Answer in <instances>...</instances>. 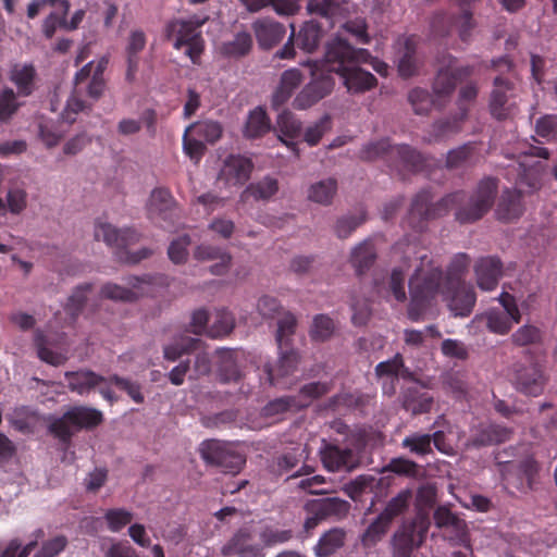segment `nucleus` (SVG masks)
<instances>
[{
	"mask_svg": "<svg viewBox=\"0 0 557 557\" xmlns=\"http://www.w3.org/2000/svg\"><path fill=\"white\" fill-rule=\"evenodd\" d=\"M299 356L295 350L282 351L275 366L265 363L263 372L270 385L287 387L286 379L293 374L298 366Z\"/></svg>",
	"mask_w": 557,
	"mask_h": 557,
	"instance_id": "nucleus-17",
	"label": "nucleus"
},
{
	"mask_svg": "<svg viewBox=\"0 0 557 557\" xmlns=\"http://www.w3.org/2000/svg\"><path fill=\"white\" fill-rule=\"evenodd\" d=\"M404 360L399 354L389 360L380 362L375 367V374L379 379H398L400 375H404Z\"/></svg>",
	"mask_w": 557,
	"mask_h": 557,
	"instance_id": "nucleus-59",
	"label": "nucleus"
},
{
	"mask_svg": "<svg viewBox=\"0 0 557 557\" xmlns=\"http://www.w3.org/2000/svg\"><path fill=\"white\" fill-rule=\"evenodd\" d=\"M478 286L485 292L496 288L503 274V265L496 257H483L474 265Z\"/></svg>",
	"mask_w": 557,
	"mask_h": 557,
	"instance_id": "nucleus-24",
	"label": "nucleus"
},
{
	"mask_svg": "<svg viewBox=\"0 0 557 557\" xmlns=\"http://www.w3.org/2000/svg\"><path fill=\"white\" fill-rule=\"evenodd\" d=\"M334 79L329 74H312L311 81L304 86L293 100V107L306 110L330 95L334 88Z\"/></svg>",
	"mask_w": 557,
	"mask_h": 557,
	"instance_id": "nucleus-15",
	"label": "nucleus"
},
{
	"mask_svg": "<svg viewBox=\"0 0 557 557\" xmlns=\"http://www.w3.org/2000/svg\"><path fill=\"white\" fill-rule=\"evenodd\" d=\"M109 384H114L120 389L124 391L136 404H143L145 401L141 386L135 381L113 374L109 376Z\"/></svg>",
	"mask_w": 557,
	"mask_h": 557,
	"instance_id": "nucleus-61",
	"label": "nucleus"
},
{
	"mask_svg": "<svg viewBox=\"0 0 557 557\" xmlns=\"http://www.w3.org/2000/svg\"><path fill=\"white\" fill-rule=\"evenodd\" d=\"M5 211L12 214H21L27 207V193L21 187H11L7 193Z\"/></svg>",
	"mask_w": 557,
	"mask_h": 557,
	"instance_id": "nucleus-63",
	"label": "nucleus"
},
{
	"mask_svg": "<svg viewBox=\"0 0 557 557\" xmlns=\"http://www.w3.org/2000/svg\"><path fill=\"white\" fill-rule=\"evenodd\" d=\"M401 446L412 454L424 456L432 451L431 435L412 433L403 440Z\"/></svg>",
	"mask_w": 557,
	"mask_h": 557,
	"instance_id": "nucleus-58",
	"label": "nucleus"
},
{
	"mask_svg": "<svg viewBox=\"0 0 557 557\" xmlns=\"http://www.w3.org/2000/svg\"><path fill=\"white\" fill-rule=\"evenodd\" d=\"M419 265L416 267L408 280L410 304L408 317L412 321H419L422 313L433 305L438 296L444 295L450 288H446V282L441 265L426 253H419Z\"/></svg>",
	"mask_w": 557,
	"mask_h": 557,
	"instance_id": "nucleus-3",
	"label": "nucleus"
},
{
	"mask_svg": "<svg viewBox=\"0 0 557 557\" xmlns=\"http://www.w3.org/2000/svg\"><path fill=\"white\" fill-rule=\"evenodd\" d=\"M293 537L292 530L278 529L271 524H264L259 531V539L263 546L272 547L284 544Z\"/></svg>",
	"mask_w": 557,
	"mask_h": 557,
	"instance_id": "nucleus-51",
	"label": "nucleus"
},
{
	"mask_svg": "<svg viewBox=\"0 0 557 557\" xmlns=\"http://www.w3.org/2000/svg\"><path fill=\"white\" fill-rule=\"evenodd\" d=\"M103 420L100 410L87 406H74L61 417L48 418V431L63 444L70 443L72 436L83 429H94Z\"/></svg>",
	"mask_w": 557,
	"mask_h": 557,
	"instance_id": "nucleus-4",
	"label": "nucleus"
},
{
	"mask_svg": "<svg viewBox=\"0 0 557 557\" xmlns=\"http://www.w3.org/2000/svg\"><path fill=\"white\" fill-rule=\"evenodd\" d=\"M95 238L102 240L109 247L120 250L127 249L140 239V234L131 227L117 228L108 222H98L94 231Z\"/></svg>",
	"mask_w": 557,
	"mask_h": 557,
	"instance_id": "nucleus-16",
	"label": "nucleus"
},
{
	"mask_svg": "<svg viewBox=\"0 0 557 557\" xmlns=\"http://www.w3.org/2000/svg\"><path fill=\"white\" fill-rule=\"evenodd\" d=\"M269 128V119L262 109L257 108L250 112L245 127V134L247 137H259L268 132Z\"/></svg>",
	"mask_w": 557,
	"mask_h": 557,
	"instance_id": "nucleus-52",
	"label": "nucleus"
},
{
	"mask_svg": "<svg viewBox=\"0 0 557 557\" xmlns=\"http://www.w3.org/2000/svg\"><path fill=\"white\" fill-rule=\"evenodd\" d=\"M511 382L519 393L537 397L543 394L548 376L539 362H517L512 368Z\"/></svg>",
	"mask_w": 557,
	"mask_h": 557,
	"instance_id": "nucleus-8",
	"label": "nucleus"
},
{
	"mask_svg": "<svg viewBox=\"0 0 557 557\" xmlns=\"http://www.w3.org/2000/svg\"><path fill=\"white\" fill-rule=\"evenodd\" d=\"M435 525L438 529H451L458 535L466 533L467 524L446 506H438L433 513Z\"/></svg>",
	"mask_w": 557,
	"mask_h": 557,
	"instance_id": "nucleus-42",
	"label": "nucleus"
},
{
	"mask_svg": "<svg viewBox=\"0 0 557 557\" xmlns=\"http://www.w3.org/2000/svg\"><path fill=\"white\" fill-rule=\"evenodd\" d=\"M408 101L418 115H426L433 106H443L437 99L434 100L428 90L419 87L409 91Z\"/></svg>",
	"mask_w": 557,
	"mask_h": 557,
	"instance_id": "nucleus-46",
	"label": "nucleus"
},
{
	"mask_svg": "<svg viewBox=\"0 0 557 557\" xmlns=\"http://www.w3.org/2000/svg\"><path fill=\"white\" fill-rule=\"evenodd\" d=\"M497 181L485 177L479 182L471 195L455 191L446 195L437 202H432L429 190L416 195L409 211V224L416 231L423 228V222L447 214L455 209V218L461 224L476 222L482 219L494 205L497 195Z\"/></svg>",
	"mask_w": 557,
	"mask_h": 557,
	"instance_id": "nucleus-1",
	"label": "nucleus"
},
{
	"mask_svg": "<svg viewBox=\"0 0 557 557\" xmlns=\"http://www.w3.org/2000/svg\"><path fill=\"white\" fill-rule=\"evenodd\" d=\"M346 531L343 528H332L324 532L313 547L315 557H329L345 545Z\"/></svg>",
	"mask_w": 557,
	"mask_h": 557,
	"instance_id": "nucleus-30",
	"label": "nucleus"
},
{
	"mask_svg": "<svg viewBox=\"0 0 557 557\" xmlns=\"http://www.w3.org/2000/svg\"><path fill=\"white\" fill-rule=\"evenodd\" d=\"M320 454L324 468L331 472L351 471L357 466L354 451L347 447L325 444Z\"/></svg>",
	"mask_w": 557,
	"mask_h": 557,
	"instance_id": "nucleus-21",
	"label": "nucleus"
},
{
	"mask_svg": "<svg viewBox=\"0 0 557 557\" xmlns=\"http://www.w3.org/2000/svg\"><path fill=\"white\" fill-rule=\"evenodd\" d=\"M252 28L259 46L263 49L272 48L285 36V28L282 24L267 18L255 22Z\"/></svg>",
	"mask_w": 557,
	"mask_h": 557,
	"instance_id": "nucleus-28",
	"label": "nucleus"
},
{
	"mask_svg": "<svg viewBox=\"0 0 557 557\" xmlns=\"http://www.w3.org/2000/svg\"><path fill=\"white\" fill-rule=\"evenodd\" d=\"M391 152L393 153V160L399 159L404 166L409 170L417 171L422 165V156L407 145L395 146Z\"/></svg>",
	"mask_w": 557,
	"mask_h": 557,
	"instance_id": "nucleus-55",
	"label": "nucleus"
},
{
	"mask_svg": "<svg viewBox=\"0 0 557 557\" xmlns=\"http://www.w3.org/2000/svg\"><path fill=\"white\" fill-rule=\"evenodd\" d=\"M304 76L300 70L293 67L282 73L280 83L272 96V107L278 109L286 103L293 92L302 83Z\"/></svg>",
	"mask_w": 557,
	"mask_h": 557,
	"instance_id": "nucleus-26",
	"label": "nucleus"
},
{
	"mask_svg": "<svg viewBox=\"0 0 557 557\" xmlns=\"http://www.w3.org/2000/svg\"><path fill=\"white\" fill-rule=\"evenodd\" d=\"M207 21L208 16L193 15L187 20H173L166 25L168 39L172 41L173 47L177 50L186 47L185 54L189 57L193 63H198L203 52L205 42L200 27Z\"/></svg>",
	"mask_w": 557,
	"mask_h": 557,
	"instance_id": "nucleus-5",
	"label": "nucleus"
},
{
	"mask_svg": "<svg viewBox=\"0 0 557 557\" xmlns=\"http://www.w3.org/2000/svg\"><path fill=\"white\" fill-rule=\"evenodd\" d=\"M479 94V87L475 82H469L463 85L459 89L458 95V107L460 110L459 119L450 120H440L432 125V131L428 137L429 141H438L444 138L446 135L450 133H456L458 131V122L462 121L467 116V108L463 107V103L473 102Z\"/></svg>",
	"mask_w": 557,
	"mask_h": 557,
	"instance_id": "nucleus-14",
	"label": "nucleus"
},
{
	"mask_svg": "<svg viewBox=\"0 0 557 557\" xmlns=\"http://www.w3.org/2000/svg\"><path fill=\"white\" fill-rule=\"evenodd\" d=\"M470 264V258L466 253H457L453 257L449 265L447 267L446 275H444L446 282V288H454L459 284H463L462 276L468 270Z\"/></svg>",
	"mask_w": 557,
	"mask_h": 557,
	"instance_id": "nucleus-41",
	"label": "nucleus"
},
{
	"mask_svg": "<svg viewBox=\"0 0 557 557\" xmlns=\"http://www.w3.org/2000/svg\"><path fill=\"white\" fill-rule=\"evenodd\" d=\"M443 299L454 317H468L473 310L476 296L473 287L463 283L445 292Z\"/></svg>",
	"mask_w": 557,
	"mask_h": 557,
	"instance_id": "nucleus-18",
	"label": "nucleus"
},
{
	"mask_svg": "<svg viewBox=\"0 0 557 557\" xmlns=\"http://www.w3.org/2000/svg\"><path fill=\"white\" fill-rule=\"evenodd\" d=\"M369 60L368 50L354 48L341 36L332 38L325 46L326 71L337 74L350 94H363L376 86L375 76L360 66Z\"/></svg>",
	"mask_w": 557,
	"mask_h": 557,
	"instance_id": "nucleus-2",
	"label": "nucleus"
},
{
	"mask_svg": "<svg viewBox=\"0 0 557 557\" xmlns=\"http://www.w3.org/2000/svg\"><path fill=\"white\" fill-rule=\"evenodd\" d=\"M430 525L429 516L422 512L411 522L403 524L392 537L393 557H410L413 549L425 541Z\"/></svg>",
	"mask_w": 557,
	"mask_h": 557,
	"instance_id": "nucleus-7",
	"label": "nucleus"
},
{
	"mask_svg": "<svg viewBox=\"0 0 557 557\" xmlns=\"http://www.w3.org/2000/svg\"><path fill=\"white\" fill-rule=\"evenodd\" d=\"M433 403V396L418 387L407 388L401 397L403 408L412 416L430 412Z\"/></svg>",
	"mask_w": 557,
	"mask_h": 557,
	"instance_id": "nucleus-29",
	"label": "nucleus"
},
{
	"mask_svg": "<svg viewBox=\"0 0 557 557\" xmlns=\"http://www.w3.org/2000/svg\"><path fill=\"white\" fill-rule=\"evenodd\" d=\"M235 326V320L231 312L219 310L215 312L214 321L208 329L207 335L212 338L223 337L232 332Z\"/></svg>",
	"mask_w": 557,
	"mask_h": 557,
	"instance_id": "nucleus-53",
	"label": "nucleus"
},
{
	"mask_svg": "<svg viewBox=\"0 0 557 557\" xmlns=\"http://www.w3.org/2000/svg\"><path fill=\"white\" fill-rule=\"evenodd\" d=\"M252 47V38L247 32L237 33L233 39L224 41L221 46L223 55L239 59L249 53Z\"/></svg>",
	"mask_w": 557,
	"mask_h": 557,
	"instance_id": "nucleus-40",
	"label": "nucleus"
},
{
	"mask_svg": "<svg viewBox=\"0 0 557 557\" xmlns=\"http://www.w3.org/2000/svg\"><path fill=\"white\" fill-rule=\"evenodd\" d=\"M366 220V216L360 214H347L338 218L334 225V232L341 239L349 237Z\"/></svg>",
	"mask_w": 557,
	"mask_h": 557,
	"instance_id": "nucleus-57",
	"label": "nucleus"
},
{
	"mask_svg": "<svg viewBox=\"0 0 557 557\" xmlns=\"http://www.w3.org/2000/svg\"><path fill=\"white\" fill-rule=\"evenodd\" d=\"M392 146L387 139L366 144L359 151V158L364 161H373L380 158L393 160Z\"/></svg>",
	"mask_w": 557,
	"mask_h": 557,
	"instance_id": "nucleus-49",
	"label": "nucleus"
},
{
	"mask_svg": "<svg viewBox=\"0 0 557 557\" xmlns=\"http://www.w3.org/2000/svg\"><path fill=\"white\" fill-rule=\"evenodd\" d=\"M188 128L194 131L199 139L208 144H214L218 141L223 133L222 125L219 122L212 120L191 123Z\"/></svg>",
	"mask_w": 557,
	"mask_h": 557,
	"instance_id": "nucleus-47",
	"label": "nucleus"
},
{
	"mask_svg": "<svg viewBox=\"0 0 557 557\" xmlns=\"http://www.w3.org/2000/svg\"><path fill=\"white\" fill-rule=\"evenodd\" d=\"M312 509L317 511L320 517L342 519L347 516L350 509V504L338 497H327L322 499L312 500Z\"/></svg>",
	"mask_w": 557,
	"mask_h": 557,
	"instance_id": "nucleus-33",
	"label": "nucleus"
},
{
	"mask_svg": "<svg viewBox=\"0 0 557 557\" xmlns=\"http://www.w3.org/2000/svg\"><path fill=\"white\" fill-rule=\"evenodd\" d=\"M147 284L148 282L145 278L134 276L128 278L131 288L114 283H107L101 287L100 295L114 301L132 302L146 293L144 285Z\"/></svg>",
	"mask_w": 557,
	"mask_h": 557,
	"instance_id": "nucleus-23",
	"label": "nucleus"
},
{
	"mask_svg": "<svg viewBox=\"0 0 557 557\" xmlns=\"http://www.w3.org/2000/svg\"><path fill=\"white\" fill-rule=\"evenodd\" d=\"M456 60L448 55L444 59L443 65L437 71L432 89L437 101L443 103V99L448 98L455 90L457 82L470 77L474 73L473 65L457 66Z\"/></svg>",
	"mask_w": 557,
	"mask_h": 557,
	"instance_id": "nucleus-9",
	"label": "nucleus"
},
{
	"mask_svg": "<svg viewBox=\"0 0 557 557\" xmlns=\"http://www.w3.org/2000/svg\"><path fill=\"white\" fill-rule=\"evenodd\" d=\"M322 38V25L314 21H308L304 24L296 38L297 46L308 52H313Z\"/></svg>",
	"mask_w": 557,
	"mask_h": 557,
	"instance_id": "nucleus-39",
	"label": "nucleus"
},
{
	"mask_svg": "<svg viewBox=\"0 0 557 557\" xmlns=\"http://www.w3.org/2000/svg\"><path fill=\"white\" fill-rule=\"evenodd\" d=\"M67 387L81 396L98 389L101 396L110 404L117 401V397L109 388V376H102L90 370H78L65 373Z\"/></svg>",
	"mask_w": 557,
	"mask_h": 557,
	"instance_id": "nucleus-10",
	"label": "nucleus"
},
{
	"mask_svg": "<svg viewBox=\"0 0 557 557\" xmlns=\"http://www.w3.org/2000/svg\"><path fill=\"white\" fill-rule=\"evenodd\" d=\"M57 10L50 13L42 23V32L47 38H51L58 27L64 28V17L66 16L70 2L67 0H60L57 4Z\"/></svg>",
	"mask_w": 557,
	"mask_h": 557,
	"instance_id": "nucleus-50",
	"label": "nucleus"
},
{
	"mask_svg": "<svg viewBox=\"0 0 557 557\" xmlns=\"http://www.w3.org/2000/svg\"><path fill=\"white\" fill-rule=\"evenodd\" d=\"M377 258V250L371 238H367L356 246L350 251L349 262L358 275L367 272L375 262Z\"/></svg>",
	"mask_w": 557,
	"mask_h": 557,
	"instance_id": "nucleus-27",
	"label": "nucleus"
},
{
	"mask_svg": "<svg viewBox=\"0 0 557 557\" xmlns=\"http://www.w3.org/2000/svg\"><path fill=\"white\" fill-rule=\"evenodd\" d=\"M306 404H298L294 397L285 396L269 401L262 408V416L273 418L288 411L293 407H304Z\"/></svg>",
	"mask_w": 557,
	"mask_h": 557,
	"instance_id": "nucleus-62",
	"label": "nucleus"
},
{
	"mask_svg": "<svg viewBox=\"0 0 557 557\" xmlns=\"http://www.w3.org/2000/svg\"><path fill=\"white\" fill-rule=\"evenodd\" d=\"M416 253H418L417 245L410 243L408 239L400 240L393 247V255L398 257L403 262L401 267H396L392 270L389 276V289L397 301L403 302L407 299L405 281L407 271L410 268V258Z\"/></svg>",
	"mask_w": 557,
	"mask_h": 557,
	"instance_id": "nucleus-13",
	"label": "nucleus"
},
{
	"mask_svg": "<svg viewBox=\"0 0 557 557\" xmlns=\"http://www.w3.org/2000/svg\"><path fill=\"white\" fill-rule=\"evenodd\" d=\"M522 214L521 196L517 190H505L502 195L497 215L500 220L510 221Z\"/></svg>",
	"mask_w": 557,
	"mask_h": 557,
	"instance_id": "nucleus-38",
	"label": "nucleus"
},
{
	"mask_svg": "<svg viewBox=\"0 0 557 557\" xmlns=\"http://www.w3.org/2000/svg\"><path fill=\"white\" fill-rule=\"evenodd\" d=\"M396 62L401 77H411L418 72L420 58L413 37H400L396 41Z\"/></svg>",
	"mask_w": 557,
	"mask_h": 557,
	"instance_id": "nucleus-19",
	"label": "nucleus"
},
{
	"mask_svg": "<svg viewBox=\"0 0 557 557\" xmlns=\"http://www.w3.org/2000/svg\"><path fill=\"white\" fill-rule=\"evenodd\" d=\"M520 97L517 86L502 75L493 79L488 111L498 121L512 120L519 113Z\"/></svg>",
	"mask_w": 557,
	"mask_h": 557,
	"instance_id": "nucleus-6",
	"label": "nucleus"
},
{
	"mask_svg": "<svg viewBox=\"0 0 557 557\" xmlns=\"http://www.w3.org/2000/svg\"><path fill=\"white\" fill-rule=\"evenodd\" d=\"M35 76L36 71L32 64L16 63L10 70V81L21 96H29L33 92Z\"/></svg>",
	"mask_w": 557,
	"mask_h": 557,
	"instance_id": "nucleus-32",
	"label": "nucleus"
},
{
	"mask_svg": "<svg viewBox=\"0 0 557 557\" xmlns=\"http://www.w3.org/2000/svg\"><path fill=\"white\" fill-rule=\"evenodd\" d=\"M278 190V182L276 178L265 176L262 180L249 184L240 194V201L246 202L249 198L259 201L271 199Z\"/></svg>",
	"mask_w": 557,
	"mask_h": 557,
	"instance_id": "nucleus-31",
	"label": "nucleus"
},
{
	"mask_svg": "<svg viewBox=\"0 0 557 557\" xmlns=\"http://www.w3.org/2000/svg\"><path fill=\"white\" fill-rule=\"evenodd\" d=\"M8 420L11 426L18 432L24 434L30 433L33 432L35 412L28 407L15 408L13 412L9 414Z\"/></svg>",
	"mask_w": 557,
	"mask_h": 557,
	"instance_id": "nucleus-54",
	"label": "nucleus"
},
{
	"mask_svg": "<svg viewBox=\"0 0 557 557\" xmlns=\"http://www.w3.org/2000/svg\"><path fill=\"white\" fill-rule=\"evenodd\" d=\"M253 170L252 161L242 154H230L223 161L218 175L219 184L226 189L244 185Z\"/></svg>",
	"mask_w": 557,
	"mask_h": 557,
	"instance_id": "nucleus-12",
	"label": "nucleus"
},
{
	"mask_svg": "<svg viewBox=\"0 0 557 557\" xmlns=\"http://www.w3.org/2000/svg\"><path fill=\"white\" fill-rule=\"evenodd\" d=\"M134 513L125 508H112L106 511L104 519L111 532H119L131 523Z\"/></svg>",
	"mask_w": 557,
	"mask_h": 557,
	"instance_id": "nucleus-60",
	"label": "nucleus"
},
{
	"mask_svg": "<svg viewBox=\"0 0 557 557\" xmlns=\"http://www.w3.org/2000/svg\"><path fill=\"white\" fill-rule=\"evenodd\" d=\"M202 459L209 463L220 467L227 473H237L245 463L244 457L231 449V447L220 441H206L200 446Z\"/></svg>",
	"mask_w": 557,
	"mask_h": 557,
	"instance_id": "nucleus-11",
	"label": "nucleus"
},
{
	"mask_svg": "<svg viewBox=\"0 0 557 557\" xmlns=\"http://www.w3.org/2000/svg\"><path fill=\"white\" fill-rule=\"evenodd\" d=\"M475 319L485 321L486 327L495 334H507L512 326V322L508 318V314L494 308L487 310L481 315H478Z\"/></svg>",
	"mask_w": 557,
	"mask_h": 557,
	"instance_id": "nucleus-45",
	"label": "nucleus"
},
{
	"mask_svg": "<svg viewBox=\"0 0 557 557\" xmlns=\"http://www.w3.org/2000/svg\"><path fill=\"white\" fill-rule=\"evenodd\" d=\"M255 531L251 525L240 528L223 546L224 556L240 555L242 557H257L258 547L252 545Z\"/></svg>",
	"mask_w": 557,
	"mask_h": 557,
	"instance_id": "nucleus-25",
	"label": "nucleus"
},
{
	"mask_svg": "<svg viewBox=\"0 0 557 557\" xmlns=\"http://www.w3.org/2000/svg\"><path fill=\"white\" fill-rule=\"evenodd\" d=\"M174 207L175 201L168 189L156 188L152 190L148 202V211L151 216L166 219Z\"/></svg>",
	"mask_w": 557,
	"mask_h": 557,
	"instance_id": "nucleus-37",
	"label": "nucleus"
},
{
	"mask_svg": "<svg viewBox=\"0 0 557 557\" xmlns=\"http://www.w3.org/2000/svg\"><path fill=\"white\" fill-rule=\"evenodd\" d=\"M194 258L200 262L215 261V263L209 268L210 273L213 275L225 274L230 270L232 262V256L226 250L210 244L196 246L194 249Z\"/></svg>",
	"mask_w": 557,
	"mask_h": 557,
	"instance_id": "nucleus-22",
	"label": "nucleus"
},
{
	"mask_svg": "<svg viewBox=\"0 0 557 557\" xmlns=\"http://www.w3.org/2000/svg\"><path fill=\"white\" fill-rule=\"evenodd\" d=\"M200 344V339L181 334L163 347V357L169 361H176L183 355L198 349Z\"/></svg>",
	"mask_w": 557,
	"mask_h": 557,
	"instance_id": "nucleus-36",
	"label": "nucleus"
},
{
	"mask_svg": "<svg viewBox=\"0 0 557 557\" xmlns=\"http://www.w3.org/2000/svg\"><path fill=\"white\" fill-rule=\"evenodd\" d=\"M216 377L220 383H239L245 374L238 363L240 352L233 349H220L216 351Z\"/></svg>",
	"mask_w": 557,
	"mask_h": 557,
	"instance_id": "nucleus-20",
	"label": "nucleus"
},
{
	"mask_svg": "<svg viewBox=\"0 0 557 557\" xmlns=\"http://www.w3.org/2000/svg\"><path fill=\"white\" fill-rule=\"evenodd\" d=\"M191 243L189 235H181L173 239L168 248V255L172 262L184 263L188 257V247Z\"/></svg>",
	"mask_w": 557,
	"mask_h": 557,
	"instance_id": "nucleus-64",
	"label": "nucleus"
},
{
	"mask_svg": "<svg viewBox=\"0 0 557 557\" xmlns=\"http://www.w3.org/2000/svg\"><path fill=\"white\" fill-rule=\"evenodd\" d=\"M277 127L281 133L278 136L281 141L295 150V144L292 140L300 134V121L290 111H283L277 116Z\"/></svg>",
	"mask_w": 557,
	"mask_h": 557,
	"instance_id": "nucleus-35",
	"label": "nucleus"
},
{
	"mask_svg": "<svg viewBox=\"0 0 557 557\" xmlns=\"http://www.w3.org/2000/svg\"><path fill=\"white\" fill-rule=\"evenodd\" d=\"M412 499V492L409 488L401 490L396 496L389 499L385 509L380 513L382 519L392 523V521L404 513Z\"/></svg>",
	"mask_w": 557,
	"mask_h": 557,
	"instance_id": "nucleus-43",
	"label": "nucleus"
},
{
	"mask_svg": "<svg viewBox=\"0 0 557 557\" xmlns=\"http://www.w3.org/2000/svg\"><path fill=\"white\" fill-rule=\"evenodd\" d=\"M337 181L334 177L315 182L308 188V199L322 206H329L337 193Z\"/></svg>",
	"mask_w": 557,
	"mask_h": 557,
	"instance_id": "nucleus-34",
	"label": "nucleus"
},
{
	"mask_svg": "<svg viewBox=\"0 0 557 557\" xmlns=\"http://www.w3.org/2000/svg\"><path fill=\"white\" fill-rule=\"evenodd\" d=\"M391 523L382 519L379 515L375 520L366 529L360 537L361 545L364 548L374 547L386 534Z\"/></svg>",
	"mask_w": 557,
	"mask_h": 557,
	"instance_id": "nucleus-48",
	"label": "nucleus"
},
{
	"mask_svg": "<svg viewBox=\"0 0 557 557\" xmlns=\"http://www.w3.org/2000/svg\"><path fill=\"white\" fill-rule=\"evenodd\" d=\"M307 11L311 15H318L326 20L327 26L334 25V18L339 14L341 3L338 0H310Z\"/></svg>",
	"mask_w": 557,
	"mask_h": 557,
	"instance_id": "nucleus-44",
	"label": "nucleus"
},
{
	"mask_svg": "<svg viewBox=\"0 0 557 557\" xmlns=\"http://www.w3.org/2000/svg\"><path fill=\"white\" fill-rule=\"evenodd\" d=\"M334 331L335 323L329 315L317 314L313 318L310 336L314 341L324 342L333 335Z\"/></svg>",
	"mask_w": 557,
	"mask_h": 557,
	"instance_id": "nucleus-56",
	"label": "nucleus"
}]
</instances>
